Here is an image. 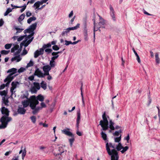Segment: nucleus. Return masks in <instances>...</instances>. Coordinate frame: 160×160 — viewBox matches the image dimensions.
Returning <instances> with one entry per match:
<instances>
[{"instance_id": "nucleus-1", "label": "nucleus", "mask_w": 160, "mask_h": 160, "mask_svg": "<svg viewBox=\"0 0 160 160\" xmlns=\"http://www.w3.org/2000/svg\"><path fill=\"white\" fill-rule=\"evenodd\" d=\"M115 146L111 143H106V149L109 155L111 156V160H118L119 156L118 153L114 148Z\"/></svg>"}, {"instance_id": "nucleus-2", "label": "nucleus", "mask_w": 160, "mask_h": 160, "mask_svg": "<svg viewBox=\"0 0 160 160\" xmlns=\"http://www.w3.org/2000/svg\"><path fill=\"white\" fill-rule=\"evenodd\" d=\"M2 113L3 114H5V116H2L1 119V121L2 123L1 126V128H5L6 127L8 123L12 120L11 117H8L9 114L8 110L4 107H2Z\"/></svg>"}, {"instance_id": "nucleus-3", "label": "nucleus", "mask_w": 160, "mask_h": 160, "mask_svg": "<svg viewBox=\"0 0 160 160\" xmlns=\"http://www.w3.org/2000/svg\"><path fill=\"white\" fill-rule=\"evenodd\" d=\"M44 100L43 96L41 95H38L36 97L34 95L31 96L30 99L31 102L30 107L31 109L34 108L35 106H36L38 104V101L42 102Z\"/></svg>"}, {"instance_id": "nucleus-4", "label": "nucleus", "mask_w": 160, "mask_h": 160, "mask_svg": "<svg viewBox=\"0 0 160 160\" xmlns=\"http://www.w3.org/2000/svg\"><path fill=\"white\" fill-rule=\"evenodd\" d=\"M109 118V117L106 116L105 112H104L102 115V120H101L100 121L99 124L102 128V130L105 131L108 129L109 127L108 118Z\"/></svg>"}, {"instance_id": "nucleus-5", "label": "nucleus", "mask_w": 160, "mask_h": 160, "mask_svg": "<svg viewBox=\"0 0 160 160\" xmlns=\"http://www.w3.org/2000/svg\"><path fill=\"white\" fill-rule=\"evenodd\" d=\"M7 72H10V73L4 80V82H7L5 84V86L6 87L8 86L10 83L13 79L14 77L18 75V74H16L17 72V71H8Z\"/></svg>"}, {"instance_id": "nucleus-6", "label": "nucleus", "mask_w": 160, "mask_h": 160, "mask_svg": "<svg viewBox=\"0 0 160 160\" xmlns=\"http://www.w3.org/2000/svg\"><path fill=\"white\" fill-rule=\"evenodd\" d=\"M19 83L17 81H13L11 83L12 87L10 88V92L11 93V96H12L13 94H15L16 91L15 89L18 87Z\"/></svg>"}, {"instance_id": "nucleus-7", "label": "nucleus", "mask_w": 160, "mask_h": 160, "mask_svg": "<svg viewBox=\"0 0 160 160\" xmlns=\"http://www.w3.org/2000/svg\"><path fill=\"white\" fill-rule=\"evenodd\" d=\"M40 107L35 106L34 108L32 109L33 110L32 113L34 114H35L38 113L39 111L42 109L43 108H45L46 107V105L44 102H42L40 103Z\"/></svg>"}, {"instance_id": "nucleus-8", "label": "nucleus", "mask_w": 160, "mask_h": 160, "mask_svg": "<svg viewBox=\"0 0 160 160\" xmlns=\"http://www.w3.org/2000/svg\"><path fill=\"white\" fill-rule=\"evenodd\" d=\"M33 86H32L30 88V91L32 93H36L37 91L40 88L39 83L34 82L33 83Z\"/></svg>"}, {"instance_id": "nucleus-9", "label": "nucleus", "mask_w": 160, "mask_h": 160, "mask_svg": "<svg viewBox=\"0 0 160 160\" xmlns=\"http://www.w3.org/2000/svg\"><path fill=\"white\" fill-rule=\"evenodd\" d=\"M48 71H43L42 72L41 71H35L34 75L38 76V77H43L45 75H48Z\"/></svg>"}, {"instance_id": "nucleus-10", "label": "nucleus", "mask_w": 160, "mask_h": 160, "mask_svg": "<svg viewBox=\"0 0 160 160\" xmlns=\"http://www.w3.org/2000/svg\"><path fill=\"white\" fill-rule=\"evenodd\" d=\"M58 151L59 152H54V154L55 156H57L58 155H61L64 152H67V150L65 149V146L62 145H60L59 146Z\"/></svg>"}, {"instance_id": "nucleus-11", "label": "nucleus", "mask_w": 160, "mask_h": 160, "mask_svg": "<svg viewBox=\"0 0 160 160\" xmlns=\"http://www.w3.org/2000/svg\"><path fill=\"white\" fill-rule=\"evenodd\" d=\"M69 128H67L61 131L65 135L70 137H73V134L71 132Z\"/></svg>"}, {"instance_id": "nucleus-12", "label": "nucleus", "mask_w": 160, "mask_h": 160, "mask_svg": "<svg viewBox=\"0 0 160 160\" xmlns=\"http://www.w3.org/2000/svg\"><path fill=\"white\" fill-rule=\"evenodd\" d=\"M25 97L27 99V100H24L22 102V104L24 108L27 107L29 105L30 107V105L31 103V102L30 101V98H28L27 96H25Z\"/></svg>"}, {"instance_id": "nucleus-13", "label": "nucleus", "mask_w": 160, "mask_h": 160, "mask_svg": "<svg viewBox=\"0 0 160 160\" xmlns=\"http://www.w3.org/2000/svg\"><path fill=\"white\" fill-rule=\"evenodd\" d=\"M37 25V23L36 22L33 23L30 26L29 28L28 29V30H29V31H30L31 33L34 32L33 31L36 28Z\"/></svg>"}, {"instance_id": "nucleus-14", "label": "nucleus", "mask_w": 160, "mask_h": 160, "mask_svg": "<svg viewBox=\"0 0 160 160\" xmlns=\"http://www.w3.org/2000/svg\"><path fill=\"white\" fill-rule=\"evenodd\" d=\"M110 15L113 20L115 21V18L114 15L115 12L112 7L111 5L110 6Z\"/></svg>"}, {"instance_id": "nucleus-15", "label": "nucleus", "mask_w": 160, "mask_h": 160, "mask_svg": "<svg viewBox=\"0 0 160 160\" xmlns=\"http://www.w3.org/2000/svg\"><path fill=\"white\" fill-rule=\"evenodd\" d=\"M18 113L21 114H24L26 112V110L24 109V108L19 107L17 111Z\"/></svg>"}, {"instance_id": "nucleus-16", "label": "nucleus", "mask_w": 160, "mask_h": 160, "mask_svg": "<svg viewBox=\"0 0 160 160\" xmlns=\"http://www.w3.org/2000/svg\"><path fill=\"white\" fill-rule=\"evenodd\" d=\"M34 37H33L31 38L28 41H27L28 40L27 38H26L25 40L23 41V42H24V47H27L28 45L30 43L32 42L33 39Z\"/></svg>"}, {"instance_id": "nucleus-17", "label": "nucleus", "mask_w": 160, "mask_h": 160, "mask_svg": "<svg viewBox=\"0 0 160 160\" xmlns=\"http://www.w3.org/2000/svg\"><path fill=\"white\" fill-rule=\"evenodd\" d=\"M77 127H78V128L79 124L80 119V110H79L78 111H77Z\"/></svg>"}, {"instance_id": "nucleus-18", "label": "nucleus", "mask_w": 160, "mask_h": 160, "mask_svg": "<svg viewBox=\"0 0 160 160\" xmlns=\"http://www.w3.org/2000/svg\"><path fill=\"white\" fill-rule=\"evenodd\" d=\"M111 143L112 145H114V146H115L114 149L116 151V150L115 149V148H116L117 149V150L118 151H120L122 149V145L120 142H119L118 145H115V144H113L112 143Z\"/></svg>"}, {"instance_id": "nucleus-19", "label": "nucleus", "mask_w": 160, "mask_h": 160, "mask_svg": "<svg viewBox=\"0 0 160 160\" xmlns=\"http://www.w3.org/2000/svg\"><path fill=\"white\" fill-rule=\"evenodd\" d=\"M114 123L112 122L111 119L109 120V128L111 130H113L115 129V128L114 127Z\"/></svg>"}, {"instance_id": "nucleus-20", "label": "nucleus", "mask_w": 160, "mask_h": 160, "mask_svg": "<svg viewBox=\"0 0 160 160\" xmlns=\"http://www.w3.org/2000/svg\"><path fill=\"white\" fill-rule=\"evenodd\" d=\"M101 135L102 137L103 140L105 141L106 142H107V143L108 142V140H107V135L106 134L102 131L101 133Z\"/></svg>"}, {"instance_id": "nucleus-21", "label": "nucleus", "mask_w": 160, "mask_h": 160, "mask_svg": "<svg viewBox=\"0 0 160 160\" xmlns=\"http://www.w3.org/2000/svg\"><path fill=\"white\" fill-rule=\"evenodd\" d=\"M2 101L6 106L8 105V98L6 97H3L2 98Z\"/></svg>"}, {"instance_id": "nucleus-22", "label": "nucleus", "mask_w": 160, "mask_h": 160, "mask_svg": "<svg viewBox=\"0 0 160 160\" xmlns=\"http://www.w3.org/2000/svg\"><path fill=\"white\" fill-rule=\"evenodd\" d=\"M17 60V62H19L21 60V58L20 57V56L19 55L17 56L14 57L12 58L11 61L13 62L15 60Z\"/></svg>"}, {"instance_id": "nucleus-23", "label": "nucleus", "mask_w": 160, "mask_h": 160, "mask_svg": "<svg viewBox=\"0 0 160 160\" xmlns=\"http://www.w3.org/2000/svg\"><path fill=\"white\" fill-rule=\"evenodd\" d=\"M132 50L134 53L135 54V55L136 57H137V59L138 62L139 63H140V58H139L138 55L137 53L135 51V50L134 48H132Z\"/></svg>"}, {"instance_id": "nucleus-24", "label": "nucleus", "mask_w": 160, "mask_h": 160, "mask_svg": "<svg viewBox=\"0 0 160 160\" xmlns=\"http://www.w3.org/2000/svg\"><path fill=\"white\" fill-rule=\"evenodd\" d=\"M155 61L157 63L159 64L160 63V59L158 57V53H156L155 55Z\"/></svg>"}, {"instance_id": "nucleus-25", "label": "nucleus", "mask_w": 160, "mask_h": 160, "mask_svg": "<svg viewBox=\"0 0 160 160\" xmlns=\"http://www.w3.org/2000/svg\"><path fill=\"white\" fill-rule=\"evenodd\" d=\"M34 65V62L32 60H31L29 63H28L27 65L26 66V68H27L29 67H31L32 66H33Z\"/></svg>"}, {"instance_id": "nucleus-26", "label": "nucleus", "mask_w": 160, "mask_h": 160, "mask_svg": "<svg viewBox=\"0 0 160 160\" xmlns=\"http://www.w3.org/2000/svg\"><path fill=\"white\" fill-rule=\"evenodd\" d=\"M36 19V18L35 17H33L30 18L27 20L28 23L30 24L32 21L35 20Z\"/></svg>"}, {"instance_id": "nucleus-27", "label": "nucleus", "mask_w": 160, "mask_h": 160, "mask_svg": "<svg viewBox=\"0 0 160 160\" xmlns=\"http://www.w3.org/2000/svg\"><path fill=\"white\" fill-rule=\"evenodd\" d=\"M41 86L42 88L45 90L47 88V84L45 82L42 81L41 83Z\"/></svg>"}, {"instance_id": "nucleus-28", "label": "nucleus", "mask_w": 160, "mask_h": 160, "mask_svg": "<svg viewBox=\"0 0 160 160\" xmlns=\"http://www.w3.org/2000/svg\"><path fill=\"white\" fill-rule=\"evenodd\" d=\"M19 48V46L18 45H16L14 46L11 49V52H13L15 51L18 50Z\"/></svg>"}, {"instance_id": "nucleus-29", "label": "nucleus", "mask_w": 160, "mask_h": 160, "mask_svg": "<svg viewBox=\"0 0 160 160\" xmlns=\"http://www.w3.org/2000/svg\"><path fill=\"white\" fill-rule=\"evenodd\" d=\"M8 93L7 90H3L2 91H0V95L1 96H4V97H6Z\"/></svg>"}, {"instance_id": "nucleus-30", "label": "nucleus", "mask_w": 160, "mask_h": 160, "mask_svg": "<svg viewBox=\"0 0 160 160\" xmlns=\"http://www.w3.org/2000/svg\"><path fill=\"white\" fill-rule=\"evenodd\" d=\"M71 138L69 139V141L70 142V146L71 147H72L73 143L74 140V135L73 137H71Z\"/></svg>"}, {"instance_id": "nucleus-31", "label": "nucleus", "mask_w": 160, "mask_h": 160, "mask_svg": "<svg viewBox=\"0 0 160 160\" xmlns=\"http://www.w3.org/2000/svg\"><path fill=\"white\" fill-rule=\"evenodd\" d=\"M41 69H42L43 70H50L51 69V67L49 65H47L44 66L42 68H41Z\"/></svg>"}, {"instance_id": "nucleus-32", "label": "nucleus", "mask_w": 160, "mask_h": 160, "mask_svg": "<svg viewBox=\"0 0 160 160\" xmlns=\"http://www.w3.org/2000/svg\"><path fill=\"white\" fill-rule=\"evenodd\" d=\"M25 17V14L23 13L18 18V21L19 22H20L22 21Z\"/></svg>"}, {"instance_id": "nucleus-33", "label": "nucleus", "mask_w": 160, "mask_h": 160, "mask_svg": "<svg viewBox=\"0 0 160 160\" xmlns=\"http://www.w3.org/2000/svg\"><path fill=\"white\" fill-rule=\"evenodd\" d=\"M83 24L84 27V30H87V18H83Z\"/></svg>"}, {"instance_id": "nucleus-34", "label": "nucleus", "mask_w": 160, "mask_h": 160, "mask_svg": "<svg viewBox=\"0 0 160 160\" xmlns=\"http://www.w3.org/2000/svg\"><path fill=\"white\" fill-rule=\"evenodd\" d=\"M26 148L25 147H24L23 148V152L22 154V160H23L24 158V157L26 156Z\"/></svg>"}, {"instance_id": "nucleus-35", "label": "nucleus", "mask_w": 160, "mask_h": 160, "mask_svg": "<svg viewBox=\"0 0 160 160\" xmlns=\"http://www.w3.org/2000/svg\"><path fill=\"white\" fill-rule=\"evenodd\" d=\"M70 31L68 28L67 29H64L63 30L62 33L61 34V35L62 36H64L65 35V34L68 33Z\"/></svg>"}, {"instance_id": "nucleus-36", "label": "nucleus", "mask_w": 160, "mask_h": 160, "mask_svg": "<svg viewBox=\"0 0 160 160\" xmlns=\"http://www.w3.org/2000/svg\"><path fill=\"white\" fill-rule=\"evenodd\" d=\"M129 149V147L128 146H125V147H123L122 148V150L121 151V152L122 153H124L125 152L128 150Z\"/></svg>"}, {"instance_id": "nucleus-37", "label": "nucleus", "mask_w": 160, "mask_h": 160, "mask_svg": "<svg viewBox=\"0 0 160 160\" xmlns=\"http://www.w3.org/2000/svg\"><path fill=\"white\" fill-rule=\"evenodd\" d=\"M84 34L85 40L87 41L88 39V38L87 30H84Z\"/></svg>"}, {"instance_id": "nucleus-38", "label": "nucleus", "mask_w": 160, "mask_h": 160, "mask_svg": "<svg viewBox=\"0 0 160 160\" xmlns=\"http://www.w3.org/2000/svg\"><path fill=\"white\" fill-rule=\"evenodd\" d=\"M39 50H36L34 53V57L35 58H37L39 56L42 55V53H40L39 52Z\"/></svg>"}, {"instance_id": "nucleus-39", "label": "nucleus", "mask_w": 160, "mask_h": 160, "mask_svg": "<svg viewBox=\"0 0 160 160\" xmlns=\"http://www.w3.org/2000/svg\"><path fill=\"white\" fill-rule=\"evenodd\" d=\"M51 44L50 43H48L46 44H44L42 46L43 48V49H45L47 48H49L51 47Z\"/></svg>"}, {"instance_id": "nucleus-40", "label": "nucleus", "mask_w": 160, "mask_h": 160, "mask_svg": "<svg viewBox=\"0 0 160 160\" xmlns=\"http://www.w3.org/2000/svg\"><path fill=\"white\" fill-rule=\"evenodd\" d=\"M121 140V135L118 137L115 138H114V142H120Z\"/></svg>"}, {"instance_id": "nucleus-41", "label": "nucleus", "mask_w": 160, "mask_h": 160, "mask_svg": "<svg viewBox=\"0 0 160 160\" xmlns=\"http://www.w3.org/2000/svg\"><path fill=\"white\" fill-rule=\"evenodd\" d=\"M15 29L17 30L16 33L21 32L24 30L23 29L19 28L16 26L15 27Z\"/></svg>"}, {"instance_id": "nucleus-42", "label": "nucleus", "mask_w": 160, "mask_h": 160, "mask_svg": "<svg viewBox=\"0 0 160 160\" xmlns=\"http://www.w3.org/2000/svg\"><path fill=\"white\" fill-rule=\"evenodd\" d=\"M12 11V9L10 8H8L5 13H4V15L6 16L9 13Z\"/></svg>"}, {"instance_id": "nucleus-43", "label": "nucleus", "mask_w": 160, "mask_h": 160, "mask_svg": "<svg viewBox=\"0 0 160 160\" xmlns=\"http://www.w3.org/2000/svg\"><path fill=\"white\" fill-rule=\"evenodd\" d=\"M50 66L51 67H54L55 66V61H52V60H51L50 62Z\"/></svg>"}, {"instance_id": "nucleus-44", "label": "nucleus", "mask_w": 160, "mask_h": 160, "mask_svg": "<svg viewBox=\"0 0 160 160\" xmlns=\"http://www.w3.org/2000/svg\"><path fill=\"white\" fill-rule=\"evenodd\" d=\"M10 52V50L6 51L5 50H2L1 51V53L2 54L7 55Z\"/></svg>"}, {"instance_id": "nucleus-45", "label": "nucleus", "mask_w": 160, "mask_h": 160, "mask_svg": "<svg viewBox=\"0 0 160 160\" xmlns=\"http://www.w3.org/2000/svg\"><path fill=\"white\" fill-rule=\"evenodd\" d=\"M27 35L26 34L25 35L23 36H21L18 38V41H22L24 37H27Z\"/></svg>"}, {"instance_id": "nucleus-46", "label": "nucleus", "mask_w": 160, "mask_h": 160, "mask_svg": "<svg viewBox=\"0 0 160 160\" xmlns=\"http://www.w3.org/2000/svg\"><path fill=\"white\" fill-rule=\"evenodd\" d=\"M12 45L11 44H7L5 46V48L7 49H9L11 48Z\"/></svg>"}, {"instance_id": "nucleus-47", "label": "nucleus", "mask_w": 160, "mask_h": 160, "mask_svg": "<svg viewBox=\"0 0 160 160\" xmlns=\"http://www.w3.org/2000/svg\"><path fill=\"white\" fill-rule=\"evenodd\" d=\"M52 49L55 51H57L59 49V48L57 45H55L52 47Z\"/></svg>"}, {"instance_id": "nucleus-48", "label": "nucleus", "mask_w": 160, "mask_h": 160, "mask_svg": "<svg viewBox=\"0 0 160 160\" xmlns=\"http://www.w3.org/2000/svg\"><path fill=\"white\" fill-rule=\"evenodd\" d=\"M32 122L33 123H35L36 121V118L34 116H32L30 118Z\"/></svg>"}, {"instance_id": "nucleus-49", "label": "nucleus", "mask_w": 160, "mask_h": 160, "mask_svg": "<svg viewBox=\"0 0 160 160\" xmlns=\"http://www.w3.org/2000/svg\"><path fill=\"white\" fill-rule=\"evenodd\" d=\"M45 51L46 52H48V54L52 52V50L50 48H46L45 50Z\"/></svg>"}, {"instance_id": "nucleus-50", "label": "nucleus", "mask_w": 160, "mask_h": 160, "mask_svg": "<svg viewBox=\"0 0 160 160\" xmlns=\"http://www.w3.org/2000/svg\"><path fill=\"white\" fill-rule=\"evenodd\" d=\"M121 132V131L119 130L118 131H116L114 133H113V135L114 136H118L119 135V133Z\"/></svg>"}, {"instance_id": "nucleus-51", "label": "nucleus", "mask_w": 160, "mask_h": 160, "mask_svg": "<svg viewBox=\"0 0 160 160\" xmlns=\"http://www.w3.org/2000/svg\"><path fill=\"white\" fill-rule=\"evenodd\" d=\"M33 6L34 7H36V9L37 8H38L39 6H40V5H39V3L38 2V1L36 2L34 4V5H33Z\"/></svg>"}, {"instance_id": "nucleus-52", "label": "nucleus", "mask_w": 160, "mask_h": 160, "mask_svg": "<svg viewBox=\"0 0 160 160\" xmlns=\"http://www.w3.org/2000/svg\"><path fill=\"white\" fill-rule=\"evenodd\" d=\"M26 7H27V5H26V4H24V5L22 7H23L20 10V12H23L25 9L26 8Z\"/></svg>"}, {"instance_id": "nucleus-53", "label": "nucleus", "mask_w": 160, "mask_h": 160, "mask_svg": "<svg viewBox=\"0 0 160 160\" xmlns=\"http://www.w3.org/2000/svg\"><path fill=\"white\" fill-rule=\"evenodd\" d=\"M65 44L67 46L68 45L72 43V42L70 41H68L67 40L65 41Z\"/></svg>"}, {"instance_id": "nucleus-54", "label": "nucleus", "mask_w": 160, "mask_h": 160, "mask_svg": "<svg viewBox=\"0 0 160 160\" xmlns=\"http://www.w3.org/2000/svg\"><path fill=\"white\" fill-rule=\"evenodd\" d=\"M34 32H31V34L28 35V36H27V38H26L29 39L31 38L32 36L34 34Z\"/></svg>"}, {"instance_id": "nucleus-55", "label": "nucleus", "mask_w": 160, "mask_h": 160, "mask_svg": "<svg viewBox=\"0 0 160 160\" xmlns=\"http://www.w3.org/2000/svg\"><path fill=\"white\" fill-rule=\"evenodd\" d=\"M80 25V24L79 23H78L76 26L73 27V30H76L79 28Z\"/></svg>"}, {"instance_id": "nucleus-56", "label": "nucleus", "mask_w": 160, "mask_h": 160, "mask_svg": "<svg viewBox=\"0 0 160 160\" xmlns=\"http://www.w3.org/2000/svg\"><path fill=\"white\" fill-rule=\"evenodd\" d=\"M101 21L99 22V24L100 25H103L105 24V22L103 20L102 18V19H101Z\"/></svg>"}, {"instance_id": "nucleus-57", "label": "nucleus", "mask_w": 160, "mask_h": 160, "mask_svg": "<svg viewBox=\"0 0 160 160\" xmlns=\"http://www.w3.org/2000/svg\"><path fill=\"white\" fill-rule=\"evenodd\" d=\"M59 57L58 55H56V56H54L52 57L51 60L52 61H54V60L57 58Z\"/></svg>"}, {"instance_id": "nucleus-58", "label": "nucleus", "mask_w": 160, "mask_h": 160, "mask_svg": "<svg viewBox=\"0 0 160 160\" xmlns=\"http://www.w3.org/2000/svg\"><path fill=\"white\" fill-rule=\"evenodd\" d=\"M129 139H130V137H129V134H128L127 136L126 137H125L124 138V140L127 141V142H129L128 141L129 140Z\"/></svg>"}, {"instance_id": "nucleus-59", "label": "nucleus", "mask_w": 160, "mask_h": 160, "mask_svg": "<svg viewBox=\"0 0 160 160\" xmlns=\"http://www.w3.org/2000/svg\"><path fill=\"white\" fill-rule=\"evenodd\" d=\"M21 50L22 49H18V50L14 53V55L15 56L18 55L20 53Z\"/></svg>"}, {"instance_id": "nucleus-60", "label": "nucleus", "mask_w": 160, "mask_h": 160, "mask_svg": "<svg viewBox=\"0 0 160 160\" xmlns=\"http://www.w3.org/2000/svg\"><path fill=\"white\" fill-rule=\"evenodd\" d=\"M32 15L31 13L29 11H28L26 12V15L27 17H28Z\"/></svg>"}, {"instance_id": "nucleus-61", "label": "nucleus", "mask_w": 160, "mask_h": 160, "mask_svg": "<svg viewBox=\"0 0 160 160\" xmlns=\"http://www.w3.org/2000/svg\"><path fill=\"white\" fill-rule=\"evenodd\" d=\"M44 49H43V48H40L39 50V52L40 53H42V55L43 54L44 52Z\"/></svg>"}, {"instance_id": "nucleus-62", "label": "nucleus", "mask_w": 160, "mask_h": 160, "mask_svg": "<svg viewBox=\"0 0 160 160\" xmlns=\"http://www.w3.org/2000/svg\"><path fill=\"white\" fill-rule=\"evenodd\" d=\"M117 96H115L114 97H113L112 98V108L113 109L114 108V103H113V99L114 98H116Z\"/></svg>"}, {"instance_id": "nucleus-63", "label": "nucleus", "mask_w": 160, "mask_h": 160, "mask_svg": "<svg viewBox=\"0 0 160 160\" xmlns=\"http://www.w3.org/2000/svg\"><path fill=\"white\" fill-rule=\"evenodd\" d=\"M5 87V84H3L1 85L0 86V90H2Z\"/></svg>"}, {"instance_id": "nucleus-64", "label": "nucleus", "mask_w": 160, "mask_h": 160, "mask_svg": "<svg viewBox=\"0 0 160 160\" xmlns=\"http://www.w3.org/2000/svg\"><path fill=\"white\" fill-rule=\"evenodd\" d=\"M4 24V22L3 20L1 19L0 20V27H1Z\"/></svg>"}]
</instances>
